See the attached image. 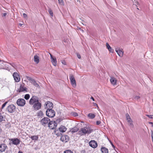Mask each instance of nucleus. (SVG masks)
Returning <instances> with one entry per match:
<instances>
[{
  "instance_id": "obj_1",
  "label": "nucleus",
  "mask_w": 153,
  "mask_h": 153,
  "mask_svg": "<svg viewBox=\"0 0 153 153\" xmlns=\"http://www.w3.org/2000/svg\"><path fill=\"white\" fill-rule=\"evenodd\" d=\"M93 131V129L89 125H85L83 128H81L79 131L78 134L80 136H83L86 134H89Z\"/></svg>"
},
{
  "instance_id": "obj_2",
  "label": "nucleus",
  "mask_w": 153,
  "mask_h": 153,
  "mask_svg": "<svg viewBox=\"0 0 153 153\" xmlns=\"http://www.w3.org/2000/svg\"><path fill=\"white\" fill-rule=\"evenodd\" d=\"M46 113L47 116L49 117H53L55 115V111L52 108L48 109L46 111Z\"/></svg>"
},
{
  "instance_id": "obj_3",
  "label": "nucleus",
  "mask_w": 153,
  "mask_h": 153,
  "mask_svg": "<svg viewBox=\"0 0 153 153\" xmlns=\"http://www.w3.org/2000/svg\"><path fill=\"white\" fill-rule=\"evenodd\" d=\"M39 101L38 97L35 96H33L30 99L29 104L30 105H33Z\"/></svg>"
},
{
  "instance_id": "obj_4",
  "label": "nucleus",
  "mask_w": 153,
  "mask_h": 153,
  "mask_svg": "<svg viewBox=\"0 0 153 153\" xmlns=\"http://www.w3.org/2000/svg\"><path fill=\"white\" fill-rule=\"evenodd\" d=\"M50 121L49 118L48 117H44L41 120L40 123L43 126H46L48 125Z\"/></svg>"
},
{
  "instance_id": "obj_5",
  "label": "nucleus",
  "mask_w": 153,
  "mask_h": 153,
  "mask_svg": "<svg viewBox=\"0 0 153 153\" xmlns=\"http://www.w3.org/2000/svg\"><path fill=\"white\" fill-rule=\"evenodd\" d=\"M25 85V84L24 83L20 85L19 88L18 90V91L19 93L22 92H27V88Z\"/></svg>"
},
{
  "instance_id": "obj_6",
  "label": "nucleus",
  "mask_w": 153,
  "mask_h": 153,
  "mask_svg": "<svg viewBox=\"0 0 153 153\" xmlns=\"http://www.w3.org/2000/svg\"><path fill=\"white\" fill-rule=\"evenodd\" d=\"M48 125L50 129H53L56 127L57 124L55 121H50Z\"/></svg>"
},
{
  "instance_id": "obj_7",
  "label": "nucleus",
  "mask_w": 153,
  "mask_h": 153,
  "mask_svg": "<svg viewBox=\"0 0 153 153\" xmlns=\"http://www.w3.org/2000/svg\"><path fill=\"white\" fill-rule=\"evenodd\" d=\"M16 103L19 106H23L25 104V101L23 99H19L17 101Z\"/></svg>"
},
{
  "instance_id": "obj_8",
  "label": "nucleus",
  "mask_w": 153,
  "mask_h": 153,
  "mask_svg": "<svg viewBox=\"0 0 153 153\" xmlns=\"http://www.w3.org/2000/svg\"><path fill=\"white\" fill-rule=\"evenodd\" d=\"M16 110V107L13 104L9 105L7 108V110L9 112L13 113Z\"/></svg>"
},
{
  "instance_id": "obj_9",
  "label": "nucleus",
  "mask_w": 153,
  "mask_h": 153,
  "mask_svg": "<svg viewBox=\"0 0 153 153\" xmlns=\"http://www.w3.org/2000/svg\"><path fill=\"white\" fill-rule=\"evenodd\" d=\"M14 79L16 82H19L20 80V77L19 74L17 72H14L13 74Z\"/></svg>"
},
{
  "instance_id": "obj_10",
  "label": "nucleus",
  "mask_w": 153,
  "mask_h": 153,
  "mask_svg": "<svg viewBox=\"0 0 153 153\" xmlns=\"http://www.w3.org/2000/svg\"><path fill=\"white\" fill-rule=\"evenodd\" d=\"M41 103L39 101L33 105V108L34 110L36 111L41 109Z\"/></svg>"
},
{
  "instance_id": "obj_11",
  "label": "nucleus",
  "mask_w": 153,
  "mask_h": 153,
  "mask_svg": "<svg viewBox=\"0 0 153 153\" xmlns=\"http://www.w3.org/2000/svg\"><path fill=\"white\" fill-rule=\"evenodd\" d=\"M9 140L11 142V143L13 144L17 145L20 143V140L17 138L10 139Z\"/></svg>"
},
{
  "instance_id": "obj_12",
  "label": "nucleus",
  "mask_w": 153,
  "mask_h": 153,
  "mask_svg": "<svg viewBox=\"0 0 153 153\" xmlns=\"http://www.w3.org/2000/svg\"><path fill=\"white\" fill-rule=\"evenodd\" d=\"M70 77L72 85L74 87H76V83L74 76L73 75L71 74L70 75Z\"/></svg>"
},
{
  "instance_id": "obj_13",
  "label": "nucleus",
  "mask_w": 153,
  "mask_h": 153,
  "mask_svg": "<svg viewBox=\"0 0 153 153\" xmlns=\"http://www.w3.org/2000/svg\"><path fill=\"white\" fill-rule=\"evenodd\" d=\"M115 51L120 56L122 57L123 56L124 52L122 49L116 48Z\"/></svg>"
},
{
  "instance_id": "obj_14",
  "label": "nucleus",
  "mask_w": 153,
  "mask_h": 153,
  "mask_svg": "<svg viewBox=\"0 0 153 153\" xmlns=\"http://www.w3.org/2000/svg\"><path fill=\"white\" fill-rule=\"evenodd\" d=\"M89 146L93 148H96L97 146V143L94 140H91L89 143Z\"/></svg>"
},
{
  "instance_id": "obj_15",
  "label": "nucleus",
  "mask_w": 153,
  "mask_h": 153,
  "mask_svg": "<svg viewBox=\"0 0 153 153\" xmlns=\"http://www.w3.org/2000/svg\"><path fill=\"white\" fill-rule=\"evenodd\" d=\"M45 108H52L53 107V104L50 101H48L45 105Z\"/></svg>"
},
{
  "instance_id": "obj_16",
  "label": "nucleus",
  "mask_w": 153,
  "mask_h": 153,
  "mask_svg": "<svg viewBox=\"0 0 153 153\" xmlns=\"http://www.w3.org/2000/svg\"><path fill=\"white\" fill-rule=\"evenodd\" d=\"M69 139V137L67 135H63L60 138L61 140L65 143L68 142Z\"/></svg>"
},
{
  "instance_id": "obj_17",
  "label": "nucleus",
  "mask_w": 153,
  "mask_h": 153,
  "mask_svg": "<svg viewBox=\"0 0 153 153\" xmlns=\"http://www.w3.org/2000/svg\"><path fill=\"white\" fill-rule=\"evenodd\" d=\"M7 145L4 143L0 144V151L1 152H4L7 149Z\"/></svg>"
},
{
  "instance_id": "obj_18",
  "label": "nucleus",
  "mask_w": 153,
  "mask_h": 153,
  "mask_svg": "<svg viewBox=\"0 0 153 153\" xmlns=\"http://www.w3.org/2000/svg\"><path fill=\"white\" fill-rule=\"evenodd\" d=\"M110 81L111 84L113 85H116L117 80L113 76H111Z\"/></svg>"
},
{
  "instance_id": "obj_19",
  "label": "nucleus",
  "mask_w": 153,
  "mask_h": 153,
  "mask_svg": "<svg viewBox=\"0 0 153 153\" xmlns=\"http://www.w3.org/2000/svg\"><path fill=\"white\" fill-rule=\"evenodd\" d=\"M59 131L62 132H65L67 130V128L64 126L61 125L59 128Z\"/></svg>"
},
{
  "instance_id": "obj_20",
  "label": "nucleus",
  "mask_w": 153,
  "mask_h": 153,
  "mask_svg": "<svg viewBox=\"0 0 153 153\" xmlns=\"http://www.w3.org/2000/svg\"><path fill=\"white\" fill-rule=\"evenodd\" d=\"M79 128L75 126L71 128L70 130V131L72 133H74L77 132Z\"/></svg>"
},
{
  "instance_id": "obj_21",
  "label": "nucleus",
  "mask_w": 153,
  "mask_h": 153,
  "mask_svg": "<svg viewBox=\"0 0 153 153\" xmlns=\"http://www.w3.org/2000/svg\"><path fill=\"white\" fill-rule=\"evenodd\" d=\"M101 151L102 153H108V149L105 147H102L101 148Z\"/></svg>"
},
{
  "instance_id": "obj_22",
  "label": "nucleus",
  "mask_w": 153,
  "mask_h": 153,
  "mask_svg": "<svg viewBox=\"0 0 153 153\" xmlns=\"http://www.w3.org/2000/svg\"><path fill=\"white\" fill-rule=\"evenodd\" d=\"M106 46L107 47V48L108 49L109 51L111 52V53H113L114 52V50L113 49H111V48L110 47V46L109 45V44L108 43H106Z\"/></svg>"
},
{
  "instance_id": "obj_23",
  "label": "nucleus",
  "mask_w": 153,
  "mask_h": 153,
  "mask_svg": "<svg viewBox=\"0 0 153 153\" xmlns=\"http://www.w3.org/2000/svg\"><path fill=\"white\" fill-rule=\"evenodd\" d=\"M51 62L54 66H56L57 65V61L55 57L51 59Z\"/></svg>"
},
{
  "instance_id": "obj_24",
  "label": "nucleus",
  "mask_w": 153,
  "mask_h": 153,
  "mask_svg": "<svg viewBox=\"0 0 153 153\" xmlns=\"http://www.w3.org/2000/svg\"><path fill=\"white\" fill-rule=\"evenodd\" d=\"M34 61L38 64L39 62V57L37 55H35L34 56Z\"/></svg>"
},
{
  "instance_id": "obj_25",
  "label": "nucleus",
  "mask_w": 153,
  "mask_h": 153,
  "mask_svg": "<svg viewBox=\"0 0 153 153\" xmlns=\"http://www.w3.org/2000/svg\"><path fill=\"white\" fill-rule=\"evenodd\" d=\"M126 120H127V121L128 123H129L132 121L131 118H130V116L128 114H126Z\"/></svg>"
},
{
  "instance_id": "obj_26",
  "label": "nucleus",
  "mask_w": 153,
  "mask_h": 153,
  "mask_svg": "<svg viewBox=\"0 0 153 153\" xmlns=\"http://www.w3.org/2000/svg\"><path fill=\"white\" fill-rule=\"evenodd\" d=\"M88 116L89 118L93 119L95 117V115L94 114L90 113L88 114Z\"/></svg>"
},
{
  "instance_id": "obj_27",
  "label": "nucleus",
  "mask_w": 153,
  "mask_h": 153,
  "mask_svg": "<svg viewBox=\"0 0 153 153\" xmlns=\"http://www.w3.org/2000/svg\"><path fill=\"white\" fill-rule=\"evenodd\" d=\"M38 136H33L30 137V138L33 140H37L38 139Z\"/></svg>"
},
{
  "instance_id": "obj_28",
  "label": "nucleus",
  "mask_w": 153,
  "mask_h": 153,
  "mask_svg": "<svg viewBox=\"0 0 153 153\" xmlns=\"http://www.w3.org/2000/svg\"><path fill=\"white\" fill-rule=\"evenodd\" d=\"M3 116L2 114L0 113V122H1L3 120Z\"/></svg>"
},
{
  "instance_id": "obj_29",
  "label": "nucleus",
  "mask_w": 153,
  "mask_h": 153,
  "mask_svg": "<svg viewBox=\"0 0 153 153\" xmlns=\"http://www.w3.org/2000/svg\"><path fill=\"white\" fill-rule=\"evenodd\" d=\"M48 11L50 15L51 16H53V12L52 10L50 9H49L48 10Z\"/></svg>"
},
{
  "instance_id": "obj_30",
  "label": "nucleus",
  "mask_w": 153,
  "mask_h": 153,
  "mask_svg": "<svg viewBox=\"0 0 153 153\" xmlns=\"http://www.w3.org/2000/svg\"><path fill=\"white\" fill-rule=\"evenodd\" d=\"M30 95L29 94H26L24 97V98L26 100H28L30 98Z\"/></svg>"
},
{
  "instance_id": "obj_31",
  "label": "nucleus",
  "mask_w": 153,
  "mask_h": 153,
  "mask_svg": "<svg viewBox=\"0 0 153 153\" xmlns=\"http://www.w3.org/2000/svg\"><path fill=\"white\" fill-rule=\"evenodd\" d=\"M132 123V121L129 123V125L130 126V127L131 128H134V125Z\"/></svg>"
},
{
  "instance_id": "obj_32",
  "label": "nucleus",
  "mask_w": 153,
  "mask_h": 153,
  "mask_svg": "<svg viewBox=\"0 0 153 153\" xmlns=\"http://www.w3.org/2000/svg\"><path fill=\"white\" fill-rule=\"evenodd\" d=\"M59 3V4L61 5H64V2L63 0H58Z\"/></svg>"
},
{
  "instance_id": "obj_33",
  "label": "nucleus",
  "mask_w": 153,
  "mask_h": 153,
  "mask_svg": "<svg viewBox=\"0 0 153 153\" xmlns=\"http://www.w3.org/2000/svg\"><path fill=\"white\" fill-rule=\"evenodd\" d=\"M9 63L14 68H15L16 67V66L15 65V64L14 63Z\"/></svg>"
},
{
  "instance_id": "obj_34",
  "label": "nucleus",
  "mask_w": 153,
  "mask_h": 153,
  "mask_svg": "<svg viewBox=\"0 0 153 153\" xmlns=\"http://www.w3.org/2000/svg\"><path fill=\"white\" fill-rule=\"evenodd\" d=\"M33 85L35 86L36 87H39V85L36 82V81L33 84Z\"/></svg>"
},
{
  "instance_id": "obj_35",
  "label": "nucleus",
  "mask_w": 153,
  "mask_h": 153,
  "mask_svg": "<svg viewBox=\"0 0 153 153\" xmlns=\"http://www.w3.org/2000/svg\"><path fill=\"white\" fill-rule=\"evenodd\" d=\"M64 153H73V152L71 150H68L65 151Z\"/></svg>"
},
{
  "instance_id": "obj_36",
  "label": "nucleus",
  "mask_w": 153,
  "mask_h": 153,
  "mask_svg": "<svg viewBox=\"0 0 153 153\" xmlns=\"http://www.w3.org/2000/svg\"><path fill=\"white\" fill-rule=\"evenodd\" d=\"M7 102H5L3 104L1 107L2 109L3 108H4V107L7 104Z\"/></svg>"
},
{
  "instance_id": "obj_37",
  "label": "nucleus",
  "mask_w": 153,
  "mask_h": 153,
  "mask_svg": "<svg viewBox=\"0 0 153 153\" xmlns=\"http://www.w3.org/2000/svg\"><path fill=\"white\" fill-rule=\"evenodd\" d=\"M23 17L25 19H27V16L26 14L25 13H23Z\"/></svg>"
},
{
  "instance_id": "obj_38",
  "label": "nucleus",
  "mask_w": 153,
  "mask_h": 153,
  "mask_svg": "<svg viewBox=\"0 0 153 153\" xmlns=\"http://www.w3.org/2000/svg\"><path fill=\"white\" fill-rule=\"evenodd\" d=\"M26 78H27V79L29 80V81L30 82L31 81V80L32 79L30 77H29V76H26Z\"/></svg>"
},
{
  "instance_id": "obj_39",
  "label": "nucleus",
  "mask_w": 153,
  "mask_h": 153,
  "mask_svg": "<svg viewBox=\"0 0 153 153\" xmlns=\"http://www.w3.org/2000/svg\"><path fill=\"white\" fill-rule=\"evenodd\" d=\"M140 98V97L138 96H135L134 97V99L136 100H138Z\"/></svg>"
},
{
  "instance_id": "obj_40",
  "label": "nucleus",
  "mask_w": 153,
  "mask_h": 153,
  "mask_svg": "<svg viewBox=\"0 0 153 153\" xmlns=\"http://www.w3.org/2000/svg\"><path fill=\"white\" fill-rule=\"evenodd\" d=\"M36 81L34 79H32L31 80L30 82L32 84H33Z\"/></svg>"
},
{
  "instance_id": "obj_41",
  "label": "nucleus",
  "mask_w": 153,
  "mask_h": 153,
  "mask_svg": "<svg viewBox=\"0 0 153 153\" xmlns=\"http://www.w3.org/2000/svg\"><path fill=\"white\" fill-rule=\"evenodd\" d=\"M36 81L34 79H32L31 80L30 82L32 84H33Z\"/></svg>"
},
{
  "instance_id": "obj_42",
  "label": "nucleus",
  "mask_w": 153,
  "mask_h": 153,
  "mask_svg": "<svg viewBox=\"0 0 153 153\" xmlns=\"http://www.w3.org/2000/svg\"><path fill=\"white\" fill-rule=\"evenodd\" d=\"M73 115L75 117H76L78 115V114L76 113H74L73 114Z\"/></svg>"
},
{
  "instance_id": "obj_43",
  "label": "nucleus",
  "mask_w": 153,
  "mask_h": 153,
  "mask_svg": "<svg viewBox=\"0 0 153 153\" xmlns=\"http://www.w3.org/2000/svg\"><path fill=\"white\" fill-rule=\"evenodd\" d=\"M101 123V122L100 121H97L96 122V124L97 125H99Z\"/></svg>"
},
{
  "instance_id": "obj_44",
  "label": "nucleus",
  "mask_w": 153,
  "mask_h": 153,
  "mask_svg": "<svg viewBox=\"0 0 153 153\" xmlns=\"http://www.w3.org/2000/svg\"><path fill=\"white\" fill-rule=\"evenodd\" d=\"M146 116L148 117L149 118L152 119V115H146Z\"/></svg>"
},
{
  "instance_id": "obj_45",
  "label": "nucleus",
  "mask_w": 153,
  "mask_h": 153,
  "mask_svg": "<svg viewBox=\"0 0 153 153\" xmlns=\"http://www.w3.org/2000/svg\"><path fill=\"white\" fill-rule=\"evenodd\" d=\"M77 57L79 59L81 58V56L80 54H77Z\"/></svg>"
},
{
  "instance_id": "obj_46",
  "label": "nucleus",
  "mask_w": 153,
  "mask_h": 153,
  "mask_svg": "<svg viewBox=\"0 0 153 153\" xmlns=\"http://www.w3.org/2000/svg\"><path fill=\"white\" fill-rule=\"evenodd\" d=\"M7 14L6 13H4L2 14V16L3 17H5L6 16Z\"/></svg>"
},
{
  "instance_id": "obj_47",
  "label": "nucleus",
  "mask_w": 153,
  "mask_h": 153,
  "mask_svg": "<svg viewBox=\"0 0 153 153\" xmlns=\"http://www.w3.org/2000/svg\"><path fill=\"white\" fill-rule=\"evenodd\" d=\"M110 143L111 145V146H112L114 148H115V146H114V145H113V144L111 142V141H110Z\"/></svg>"
},
{
  "instance_id": "obj_48",
  "label": "nucleus",
  "mask_w": 153,
  "mask_h": 153,
  "mask_svg": "<svg viewBox=\"0 0 153 153\" xmlns=\"http://www.w3.org/2000/svg\"><path fill=\"white\" fill-rule=\"evenodd\" d=\"M62 64L65 65H66V62L64 61H63L62 62Z\"/></svg>"
},
{
  "instance_id": "obj_49",
  "label": "nucleus",
  "mask_w": 153,
  "mask_h": 153,
  "mask_svg": "<svg viewBox=\"0 0 153 153\" xmlns=\"http://www.w3.org/2000/svg\"><path fill=\"white\" fill-rule=\"evenodd\" d=\"M139 5V3L138 2H136V3L135 4L136 6L137 7V5Z\"/></svg>"
},
{
  "instance_id": "obj_50",
  "label": "nucleus",
  "mask_w": 153,
  "mask_h": 153,
  "mask_svg": "<svg viewBox=\"0 0 153 153\" xmlns=\"http://www.w3.org/2000/svg\"><path fill=\"white\" fill-rule=\"evenodd\" d=\"M94 105L98 107L96 103H93Z\"/></svg>"
},
{
  "instance_id": "obj_51",
  "label": "nucleus",
  "mask_w": 153,
  "mask_h": 153,
  "mask_svg": "<svg viewBox=\"0 0 153 153\" xmlns=\"http://www.w3.org/2000/svg\"><path fill=\"white\" fill-rule=\"evenodd\" d=\"M50 56H51V59H53V58H54V57H53L52 56V55H51V54H50Z\"/></svg>"
},
{
  "instance_id": "obj_52",
  "label": "nucleus",
  "mask_w": 153,
  "mask_h": 153,
  "mask_svg": "<svg viewBox=\"0 0 153 153\" xmlns=\"http://www.w3.org/2000/svg\"><path fill=\"white\" fill-rule=\"evenodd\" d=\"M50 56H51V59H53V58H54V57H53L52 56V55H51V54H50Z\"/></svg>"
},
{
  "instance_id": "obj_53",
  "label": "nucleus",
  "mask_w": 153,
  "mask_h": 153,
  "mask_svg": "<svg viewBox=\"0 0 153 153\" xmlns=\"http://www.w3.org/2000/svg\"><path fill=\"white\" fill-rule=\"evenodd\" d=\"M91 99L93 101H94V97H91Z\"/></svg>"
},
{
  "instance_id": "obj_54",
  "label": "nucleus",
  "mask_w": 153,
  "mask_h": 153,
  "mask_svg": "<svg viewBox=\"0 0 153 153\" xmlns=\"http://www.w3.org/2000/svg\"><path fill=\"white\" fill-rule=\"evenodd\" d=\"M149 123L151 124L152 125V126H153V123L150 122H149Z\"/></svg>"
},
{
  "instance_id": "obj_55",
  "label": "nucleus",
  "mask_w": 153,
  "mask_h": 153,
  "mask_svg": "<svg viewBox=\"0 0 153 153\" xmlns=\"http://www.w3.org/2000/svg\"><path fill=\"white\" fill-rule=\"evenodd\" d=\"M132 1V2L134 3V2H135V0H131Z\"/></svg>"
},
{
  "instance_id": "obj_56",
  "label": "nucleus",
  "mask_w": 153,
  "mask_h": 153,
  "mask_svg": "<svg viewBox=\"0 0 153 153\" xmlns=\"http://www.w3.org/2000/svg\"><path fill=\"white\" fill-rule=\"evenodd\" d=\"M77 2H79V3H80V1L79 0H76Z\"/></svg>"
},
{
  "instance_id": "obj_57",
  "label": "nucleus",
  "mask_w": 153,
  "mask_h": 153,
  "mask_svg": "<svg viewBox=\"0 0 153 153\" xmlns=\"http://www.w3.org/2000/svg\"><path fill=\"white\" fill-rule=\"evenodd\" d=\"M19 25H20V26H21L22 25V24H21V23H19Z\"/></svg>"
},
{
  "instance_id": "obj_58",
  "label": "nucleus",
  "mask_w": 153,
  "mask_h": 153,
  "mask_svg": "<svg viewBox=\"0 0 153 153\" xmlns=\"http://www.w3.org/2000/svg\"><path fill=\"white\" fill-rule=\"evenodd\" d=\"M18 153H22V152L19 151V152H18Z\"/></svg>"
},
{
  "instance_id": "obj_59",
  "label": "nucleus",
  "mask_w": 153,
  "mask_h": 153,
  "mask_svg": "<svg viewBox=\"0 0 153 153\" xmlns=\"http://www.w3.org/2000/svg\"><path fill=\"white\" fill-rule=\"evenodd\" d=\"M152 119H153V115H152Z\"/></svg>"
},
{
  "instance_id": "obj_60",
  "label": "nucleus",
  "mask_w": 153,
  "mask_h": 153,
  "mask_svg": "<svg viewBox=\"0 0 153 153\" xmlns=\"http://www.w3.org/2000/svg\"><path fill=\"white\" fill-rule=\"evenodd\" d=\"M137 9L138 10H139V8H137Z\"/></svg>"
},
{
  "instance_id": "obj_61",
  "label": "nucleus",
  "mask_w": 153,
  "mask_h": 153,
  "mask_svg": "<svg viewBox=\"0 0 153 153\" xmlns=\"http://www.w3.org/2000/svg\"><path fill=\"white\" fill-rule=\"evenodd\" d=\"M40 112L41 113H42V111H40Z\"/></svg>"
}]
</instances>
